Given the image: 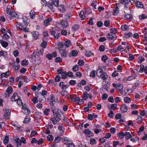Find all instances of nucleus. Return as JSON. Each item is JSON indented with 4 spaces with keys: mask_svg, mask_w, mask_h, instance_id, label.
<instances>
[{
    "mask_svg": "<svg viewBox=\"0 0 147 147\" xmlns=\"http://www.w3.org/2000/svg\"><path fill=\"white\" fill-rule=\"evenodd\" d=\"M98 77L102 78L103 80H106L108 78V75L105 72L101 74L100 76H99Z\"/></svg>",
    "mask_w": 147,
    "mask_h": 147,
    "instance_id": "nucleus-28",
    "label": "nucleus"
},
{
    "mask_svg": "<svg viewBox=\"0 0 147 147\" xmlns=\"http://www.w3.org/2000/svg\"><path fill=\"white\" fill-rule=\"evenodd\" d=\"M133 36V34L132 33L129 32L127 33H126L124 34L125 37L127 38H128L129 37L132 36Z\"/></svg>",
    "mask_w": 147,
    "mask_h": 147,
    "instance_id": "nucleus-51",
    "label": "nucleus"
},
{
    "mask_svg": "<svg viewBox=\"0 0 147 147\" xmlns=\"http://www.w3.org/2000/svg\"><path fill=\"white\" fill-rule=\"evenodd\" d=\"M28 61L26 60H24L21 62L22 65L23 66H26L28 64Z\"/></svg>",
    "mask_w": 147,
    "mask_h": 147,
    "instance_id": "nucleus-58",
    "label": "nucleus"
},
{
    "mask_svg": "<svg viewBox=\"0 0 147 147\" xmlns=\"http://www.w3.org/2000/svg\"><path fill=\"white\" fill-rule=\"evenodd\" d=\"M124 101L126 103H129L131 101L130 98L128 97H126L124 98Z\"/></svg>",
    "mask_w": 147,
    "mask_h": 147,
    "instance_id": "nucleus-56",
    "label": "nucleus"
},
{
    "mask_svg": "<svg viewBox=\"0 0 147 147\" xmlns=\"http://www.w3.org/2000/svg\"><path fill=\"white\" fill-rule=\"evenodd\" d=\"M147 18V16L144 14H142L139 16V19L140 20H144Z\"/></svg>",
    "mask_w": 147,
    "mask_h": 147,
    "instance_id": "nucleus-44",
    "label": "nucleus"
},
{
    "mask_svg": "<svg viewBox=\"0 0 147 147\" xmlns=\"http://www.w3.org/2000/svg\"><path fill=\"white\" fill-rule=\"evenodd\" d=\"M37 132L35 130H32L31 133L30 137L32 138L35 135H37Z\"/></svg>",
    "mask_w": 147,
    "mask_h": 147,
    "instance_id": "nucleus-60",
    "label": "nucleus"
},
{
    "mask_svg": "<svg viewBox=\"0 0 147 147\" xmlns=\"http://www.w3.org/2000/svg\"><path fill=\"white\" fill-rule=\"evenodd\" d=\"M67 147H74V143L71 142H69L67 144Z\"/></svg>",
    "mask_w": 147,
    "mask_h": 147,
    "instance_id": "nucleus-64",
    "label": "nucleus"
},
{
    "mask_svg": "<svg viewBox=\"0 0 147 147\" xmlns=\"http://www.w3.org/2000/svg\"><path fill=\"white\" fill-rule=\"evenodd\" d=\"M79 28V26L78 24L74 25L72 27L71 30L74 32L77 30Z\"/></svg>",
    "mask_w": 147,
    "mask_h": 147,
    "instance_id": "nucleus-45",
    "label": "nucleus"
},
{
    "mask_svg": "<svg viewBox=\"0 0 147 147\" xmlns=\"http://www.w3.org/2000/svg\"><path fill=\"white\" fill-rule=\"evenodd\" d=\"M145 59V58L142 56H140L138 59V63H141Z\"/></svg>",
    "mask_w": 147,
    "mask_h": 147,
    "instance_id": "nucleus-50",
    "label": "nucleus"
},
{
    "mask_svg": "<svg viewBox=\"0 0 147 147\" xmlns=\"http://www.w3.org/2000/svg\"><path fill=\"white\" fill-rule=\"evenodd\" d=\"M69 98L70 100L73 102H76L77 101V99L79 97L77 96L76 94H72L70 95Z\"/></svg>",
    "mask_w": 147,
    "mask_h": 147,
    "instance_id": "nucleus-7",
    "label": "nucleus"
},
{
    "mask_svg": "<svg viewBox=\"0 0 147 147\" xmlns=\"http://www.w3.org/2000/svg\"><path fill=\"white\" fill-rule=\"evenodd\" d=\"M121 29L123 31H127L129 30L128 26L126 24H123L122 25L121 27Z\"/></svg>",
    "mask_w": 147,
    "mask_h": 147,
    "instance_id": "nucleus-17",
    "label": "nucleus"
},
{
    "mask_svg": "<svg viewBox=\"0 0 147 147\" xmlns=\"http://www.w3.org/2000/svg\"><path fill=\"white\" fill-rule=\"evenodd\" d=\"M53 136L52 135H49L47 138V140L50 142L52 141L53 140Z\"/></svg>",
    "mask_w": 147,
    "mask_h": 147,
    "instance_id": "nucleus-52",
    "label": "nucleus"
},
{
    "mask_svg": "<svg viewBox=\"0 0 147 147\" xmlns=\"http://www.w3.org/2000/svg\"><path fill=\"white\" fill-rule=\"evenodd\" d=\"M50 109L48 108H46L43 111V113L46 116H48L49 114V112L50 111Z\"/></svg>",
    "mask_w": 147,
    "mask_h": 147,
    "instance_id": "nucleus-49",
    "label": "nucleus"
},
{
    "mask_svg": "<svg viewBox=\"0 0 147 147\" xmlns=\"http://www.w3.org/2000/svg\"><path fill=\"white\" fill-rule=\"evenodd\" d=\"M9 141V137L8 136H6L5 137L3 140V142L5 144H7Z\"/></svg>",
    "mask_w": 147,
    "mask_h": 147,
    "instance_id": "nucleus-54",
    "label": "nucleus"
},
{
    "mask_svg": "<svg viewBox=\"0 0 147 147\" xmlns=\"http://www.w3.org/2000/svg\"><path fill=\"white\" fill-rule=\"evenodd\" d=\"M20 24L21 27V29L22 31L25 32H28L29 31V28L27 27H24L22 24Z\"/></svg>",
    "mask_w": 147,
    "mask_h": 147,
    "instance_id": "nucleus-36",
    "label": "nucleus"
},
{
    "mask_svg": "<svg viewBox=\"0 0 147 147\" xmlns=\"http://www.w3.org/2000/svg\"><path fill=\"white\" fill-rule=\"evenodd\" d=\"M83 132L86 135L90 134L92 136H94V133L92 132L89 129L84 130Z\"/></svg>",
    "mask_w": 147,
    "mask_h": 147,
    "instance_id": "nucleus-19",
    "label": "nucleus"
},
{
    "mask_svg": "<svg viewBox=\"0 0 147 147\" xmlns=\"http://www.w3.org/2000/svg\"><path fill=\"white\" fill-rule=\"evenodd\" d=\"M71 42L69 40H67L65 43L63 42H60L58 44L59 47V50L60 54L61 55H66L68 54V50L66 49L65 47H68L71 46Z\"/></svg>",
    "mask_w": 147,
    "mask_h": 147,
    "instance_id": "nucleus-1",
    "label": "nucleus"
},
{
    "mask_svg": "<svg viewBox=\"0 0 147 147\" xmlns=\"http://www.w3.org/2000/svg\"><path fill=\"white\" fill-rule=\"evenodd\" d=\"M89 94L86 92H84L82 94V98L84 100H86L88 97Z\"/></svg>",
    "mask_w": 147,
    "mask_h": 147,
    "instance_id": "nucleus-40",
    "label": "nucleus"
},
{
    "mask_svg": "<svg viewBox=\"0 0 147 147\" xmlns=\"http://www.w3.org/2000/svg\"><path fill=\"white\" fill-rule=\"evenodd\" d=\"M117 136L120 139H123L125 136V133L121 132L117 134Z\"/></svg>",
    "mask_w": 147,
    "mask_h": 147,
    "instance_id": "nucleus-38",
    "label": "nucleus"
},
{
    "mask_svg": "<svg viewBox=\"0 0 147 147\" xmlns=\"http://www.w3.org/2000/svg\"><path fill=\"white\" fill-rule=\"evenodd\" d=\"M125 19L127 20H131L132 19V16L131 14H126L125 15Z\"/></svg>",
    "mask_w": 147,
    "mask_h": 147,
    "instance_id": "nucleus-37",
    "label": "nucleus"
},
{
    "mask_svg": "<svg viewBox=\"0 0 147 147\" xmlns=\"http://www.w3.org/2000/svg\"><path fill=\"white\" fill-rule=\"evenodd\" d=\"M32 36L34 40H36L38 38L39 34L38 32L37 31L33 32L32 33Z\"/></svg>",
    "mask_w": 147,
    "mask_h": 147,
    "instance_id": "nucleus-23",
    "label": "nucleus"
},
{
    "mask_svg": "<svg viewBox=\"0 0 147 147\" xmlns=\"http://www.w3.org/2000/svg\"><path fill=\"white\" fill-rule=\"evenodd\" d=\"M58 130L60 131V133L61 134H63L64 132V128L63 127V126L61 124L59 125V126L58 127Z\"/></svg>",
    "mask_w": 147,
    "mask_h": 147,
    "instance_id": "nucleus-27",
    "label": "nucleus"
},
{
    "mask_svg": "<svg viewBox=\"0 0 147 147\" xmlns=\"http://www.w3.org/2000/svg\"><path fill=\"white\" fill-rule=\"evenodd\" d=\"M52 20V19L51 18H47L44 21V25L45 26H47L50 24V23Z\"/></svg>",
    "mask_w": 147,
    "mask_h": 147,
    "instance_id": "nucleus-13",
    "label": "nucleus"
},
{
    "mask_svg": "<svg viewBox=\"0 0 147 147\" xmlns=\"http://www.w3.org/2000/svg\"><path fill=\"white\" fill-rule=\"evenodd\" d=\"M136 77V75H132L129 76L127 79V81H131L133 79H135Z\"/></svg>",
    "mask_w": 147,
    "mask_h": 147,
    "instance_id": "nucleus-39",
    "label": "nucleus"
},
{
    "mask_svg": "<svg viewBox=\"0 0 147 147\" xmlns=\"http://www.w3.org/2000/svg\"><path fill=\"white\" fill-rule=\"evenodd\" d=\"M58 7V9L61 12H64L66 11L65 7L63 5H61Z\"/></svg>",
    "mask_w": 147,
    "mask_h": 147,
    "instance_id": "nucleus-26",
    "label": "nucleus"
},
{
    "mask_svg": "<svg viewBox=\"0 0 147 147\" xmlns=\"http://www.w3.org/2000/svg\"><path fill=\"white\" fill-rule=\"evenodd\" d=\"M86 11H81L79 14V16L81 20H84L86 18L85 14L86 13Z\"/></svg>",
    "mask_w": 147,
    "mask_h": 147,
    "instance_id": "nucleus-12",
    "label": "nucleus"
},
{
    "mask_svg": "<svg viewBox=\"0 0 147 147\" xmlns=\"http://www.w3.org/2000/svg\"><path fill=\"white\" fill-rule=\"evenodd\" d=\"M7 16L11 20L18 19V15L15 11L11 9V7L8 5L6 10Z\"/></svg>",
    "mask_w": 147,
    "mask_h": 147,
    "instance_id": "nucleus-2",
    "label": "nucleus"
},
{
    "mask_svg": "<svg viewBox=\"0 0 147 147\" xmlns=\"http://www.w3.org/2000/svg\"><path fill=\"white\" fill-rule=\"evenodd\" d=\"M10 74L9 71H8L5 73H2L1 75V77L3 78V77L7 78Z\"/></svg>",
    "mask_w": 147,
    "mask_h": 147,
    "instance_id": "nucleus-32",
    "label": "nucleus"
},
{
    "mask_svg": "<svg viewBox=\"0 0 147 147\" xmlns=\"http://www.w3.org/2000/svg\"><path fill=\"white\" fill-rule=\"evenodd\" d=\"M59 120V118H57L56 117H53L52 118L50 119V121L52 122L53 123L54 125H55L58 122Z\"/></svg>",
    "mask_w": 147,
    "mask_h": 147,
    "instance_id": "nucleus-24",
    "label": "nucleus"
},
{
    "mask_svg": "<svg viewBox=\"0 0 147 147\" xmlns=\"http://www.w3.org/2000/svg\"><path fill=\"white\" fill-rule=\"evenodd\" d=\"M120 109L122 113L126 112L127 110V106L125 104L123 105L121 107Z\"/></svg>",
    "mask_w": 147,
    "mask_h": 147,
    "instance_id": "nucleus-22",
    "label": "nucleus"
},
{
    "mask_svg": "<svg viewBox=\"0 0 147 147\" xmlns=\"http://www.w3.org/2000/svg\"><path fill=\"white\" fill-rule=\"evenodd\" d=\"M67 73L65 71H64L61 75V78L63 79H66L67 77Z\"/></svg>",
    "mask_w": 147,
    "mask_h": 147,
    "instance_id": "nucleus-46",
    "label": "nucleus"
},
{
    "mask_svg": "<svg viewBox=\"0 0 147 147\" xmlns=\"http://www.w3.org/2000/svg\"><path fill=\"white\" fill-rule=\"evenodd\" d=\"M61 95L65 98H68L69 95V93L65 90L62 91L61 92Z\"/></svg>",
    "mask_w": 147,
    "mask_h": 147,
    "instance_id": "nucleus-29",
    "label": "nucleus"
},
{
    "mask_svg": "<svg viewBox=\"0 0 147 147\" xmlns=\"http://www.w3.org/2000/svg\"><path fill=\"white\" fill-rule=\"evenodd\" d=\"M12 67L14 69V70L15 71H17L20 68L19 64L16 63H14Z\"/></svg>",
    "mask_w": 147,
    "mask_h": 147,
    "instance_id": "nucleus-18",
    "label": "nucleus"
},
{
    "mask_svg": "<svg viewBox=\"0 0 147 147\" xmlns=\"http://www.w3.org/2000/svg\"><path fill=\"white\" fill-rule=\"evenodd\" d=\"M125 138L127 140H129L132 136H134L133 133L131 132L130 133L129 132H126L125 133Z\"/></svg>",
    "mask_w": 147,
    "mask_h": 147,
    "instance_id": "nucleus-14",
    "label": "nucleus"
},
{
    "mask_svg": "<svg viewBox=\"0 0 147 147\" xmlns=\"http://www.w3.org/2000/svg\"><path fill=\"white\" fill-rule=\"evenodd\" d=\"M20 98L17 92H15L11 98V100L12 101L15 102L16 101Z\"/></svg>",
    "mask_w": 147,
    "mask_h": 147,
    "instance_id": "nucleus-8",
    "label": "nucleus"
},
{
    "mask_svg": "<svg viewBox=\"0 0 147 147\" xmlns=\"http://www.w3.org/2000/svg\"><path fill=\"white\" fill-rule=\"evenodd\" d=\"M117 105V104H112L110 106H108V107L109 110L112 109L115 110L116 109Z\"/></svg>",
    "mask_w": 147,
    "mask_h": 147,
    "instance_id": "nucleus-25",
    "label": "nucleus"
},
{
    "mask_svg": "<svg viewBox=\"0 0 147 147\" xmlns=\"http://www.w3.org/2000/svg\"><path fill=\"white\" fill-rule=\"evenodd\" d=\"M53 4L56 7H58L59 1L58 0H53Z\"/></svg>",
    "mask_w": 147,
    "mask_h": 147,
    "instance_id": "nucleus-61",
    "label": "nucleus"
},
{
    "mask_svg": "<svg viewBox=\"0 0 147 147\" xmlns=\"http://www.w3.org/2000/svg\"><path fill=\"white\" fill-rule=\"evenodd\" d=\"M114 114L113 113V111L111 110L110 111L109 114H108V116L111 118H112L114 116Z\"/></svg>",
    "mask_w": 147,
    "mask_h": 147,
    "instance_id": "nucleus-62",
    "label": "nucleus"
},
{
    "mask_svg": "<svg viewBox=\"0 0 147 147\" xmlns=\"http://www.w3.org/2000/svg\"><path fill=\"white\" fill-rule=\"evenodd\" d=\"M136 6L138 8H143L144 7V5L143 3L139 1H138L135 4Z\"/></svg>",
    "mask_w": 147,
    "mask_h": 147,
    "instance_id": "nucleus-33",
    "label": "nucleus"
},
{
    "mask_svg": "<svg viewBox=\"0 0 147 147\" xmlns=\"http://www.w3.org/2000/svg\"><path fill=\"white\" fill-rule=\"evenodd\" d=\"M119 9L118 7H115L113 10V15L114 16L117 15L119 13Z\"/></svg>",
    "mask_w": 147,
    "mask_h": 147,
    "instance_id": "nucleus-30",
    "label": "nucleus"
},
{
    "mask_svg": "<svg viewBox=\"0 0 147 147\" xmlns=\"http://www.w3.org/2000/svg\"><path fill=\"white\" fill-rule=\"evenodd\" d=\"M59 25H61L63 28H65L68 26V24L67 21H64L63 20H62L59 24Z\"/></svg>",
    "mask_w": 147,
    "mask_h": 147,
    "instance_id": "nucleus-9",
    "label": "nucleus"
},
{
    "mask_svg": "<svg viewBox=\"0 0 147 147\" xmlns=\"http://www.w3.org/2000/svg\"><path fill=\"white\" fill-rule=\"evenodd\" d=\"M22 112L25 114H30L31 113L30 110L28 107L25 105L22 106Z\"/></svg>",
    "mask_w": 147,
    "mask_h": 147,
    "instance_id": "nucleus-10",
    "label": "nucleus"
},
{
    "mask_svg": "<svg viewBox=\"0 0 147 147\" xmlns=\"http://www.w3.org/2000/svg\"><path fill=\"white\" fill-rule=\"evenodd\" d=\"M117 36L115 33L113 34V35L111 34H108L107 36V37L111 40H114L116 39Z\"/></svg>",
    "mask_w": 147,
    "mask_h": 147,
    "instance_id": "nucleus-16",
    "label": "nucleus"
},
{
    "mask_svg": "<svg viewBox=\"0 0 147 147\" xmlns=\"http://www.w3.org/2000/svg\"><path fill=\"white\" fill-rule=\"evenodd\" d=\"M2 46L6 48L8 45V43L6 42L1 41V42Z\"/></svg>",
    "mask_w": 147,
    "mask_h": 147,
    "instance_id": "nucleus-55",
    "label": "nucleus"
},
{
    "mask_svg": "<svg viewBox=\"0 0 147 147\" xmlns=\"http://www.w3.org/2000/svg\"><path fill=\"white\" fill-rule=\"evenodd\" d=\"M108 97V95L107 94L105 93L102 95V98L103 100H105Z\"/></svg>",
    "mask_w": 147,
    "mask_h": 147,
    "instance_id": "nucleus-63",
    "label": "nucleus"
},
{
    "mask_svg": "<svg viewBox=\"0 0 147 147\" xmlns=\"http://www.w3.org/2000/svg\"><path fill=\"white\" fill-rule=\"evenodd\" d=\"M112 86L113 87L117 89L119 91L120 93H121L122 92L123 89V86L122 84L118 83L117 84H116L114 83H113L112 84Z\"/></svg>",
    "mask_w": 147,
    "mask_h": 147,
    "instance_id": "nucleus-4",
    "label": "nucleus"
},
{
    "mask_svg": "<svg viewBox=\"0 0 147 147\" xmlns=\"http://www.w3.org/2000/svg\"><path fill=\"white\" fill-rule=\"evenodd\" d=\"M54 117L57 118H59L60 120H64V115L62 113L61 111L59 109H57V111L53 114Z\"/></svg>",
    "mask_w": 147,
    "mask_h": 147,
    "instance_id": "nucleus-3",
    "label": "nucleus"
},
{
    "mask_svg": "<svg viewBox=\"0 0 147 147\" xmlns=\"http://www.w3.org/2000/svg\"><path fill=\"white\" fill-rule=\"evenodd\" d=\"M25 18L24 17L22 18V19H23V22L24 23L25 25L26 26H27L29 24L30 21L29 20L27 19L26 17H25Z\"/></svg>",
    "mask_w": 147,
    "mask_h": 147,
    "instance_id": "nucleus-43",
    "label": "nucleus"
},
{
    "mask_svg": "<svg viewBox=\"0 0 147 147\" xmlns=\"http://www.w3.org/2000/svg\"><path fill=\"white\" fill-rule=\"evenodd\" d=\"M101 60L104 63H105L108 60V57L107 56H102L101 57Z\"/></svg>",
    "mask_w": 147,
    "mask_h": 147,
    "instance_id": "nucleus-59",
    "label": "nucleus"
},
{
    "mask_svg": "<svg viewBox=\"0 0 147 147\" xmlns=\"http://www.w3.org/2000/svg\"><path fill=\"white\" fill-rule=\"evenodd\" d=\"M15 141L16 143L17 144V146L20 147L21 146V140L19 138H16L15 139Z\"/></svg>",
    "mask_w": 147,
    "mask_h": 147,
    "instance_id": "nucleus-41",
    "label": "nucleus"
},
{
    "mask_svg": "<svg viewBox=\"0 0 147 147\" xmlns=\"http://www.w3.org/2000/svg\"><path fill=\"white\" fill-rule=\"evenodd\" d=\"M140 67V69L139 71V72L142 73L144 71L145 74H147V66H146L145 67L143 65H141Z\"/></svg>",
    "mask_w": 147,
    "mask_h": 147,
    "instance_id": "nucleus-11",
    "label": "nucleus"
},
{
    "mask_svg": "<svg viewBox=\"0 0 147 147\" xmlns=\"http://www.w3.org/2000/svg\"><path fill=\"white\" fill-rule=\"evenodd\" d=\"M11 110L9 109H7L5 110L4 112V117L5 119H8L10 116Z\"/></svg>",
    "mask_w": 147,
    "mask_h": 147,
    "instance_id": "nucleus-6",
    "label": "nucleus"
},
{
    "mask_svg": "<svg viewBox=\"0 0 147 147\" xmlns=\"http://www.w3.org/2000/svg\"><path fill=\"white\" fill-rule=\"evenodd\" d=\"M30 18L32 19H33L35 17V12L33 10H31L29 13Z\"/></svg>",
    "mask_w": 147,
    "mask_h": 147,
    "instance_id": "nucleus-35",
    "label": "nucleus"
},
{
    "mask_svg": "<svg viewBox=\"0 0 147 147\" xmlns=\"http://www.w3.org/2000/svg\"><path fill=\"white\" fill-rule=\"evenodd\" d=\"M84 101L82 99H81L78 97L77 101L76 102L77 104L79 105H81L84 103Z\"/></svg>",
    "mask_w": 147,
    "mask_h": 147,
    "instance_id": "nucleus-57",
    "label": "nucleus"
},
{
    "mask_svg": "<svg viewBox=\"0 0 147 147\" xmlns=\"http://www.w3.org/2000/svg\"><path fill=\"white\" fill-rule=\"evenodd\" d=\"M79 69V65H76L73 66L72 68V70L76 72L78 71Z\"/></svg>",
    "mask_w": 147,
    "mask_h": 147,
    "instance_id": "nucleus-47",
    "label": "nucleus"
},
{
    "mask_svg": "<svg viewBox=\"0 0 147 147\" xmlns=\"http://www.w3.org/2000/svg\"><path fill=\"white\" fill-rule=\"evenodd\" d=\"M37 98L39 99V102H44L45 98L43 95L39 94L37 96Z\"/></svg>",
    "mask_w": 147,
    "mask_h": 147,
    "instance_id": "nucleus-20",
    "label": "nucleus"
},
{
    "mask_svg": "<svg viewBox=\"0 0 147 147\" xmlns=\"http://www.w3.org/2000/svg\"><path fill=\"white\" fill-rule=\"evenodd\" d=\"M71 16L72 14L70 12H67L65 14V18L66 20H68L70 19Z\"/></svg>",
    "mask_w": 147,
    "mask_h": 147,
    "instance_id": "nucleus-31",
    "label": "nucleus"
},
{
    "mask_svg": "<svg viewBox=\"0 0 147 147\" xmlns=\"http://www.w3.org/2000/svg\"><path fill=\"white\" fill-rule=\"evenodd\" d=\"M30 117L29 115H27L25 118L24 123H28L30 121Z\"/></svg>",
    "mask_w": 147,
    "mask_h": 147,
    "instance_id": "nucleus-34",
    "label": "nucleus"
},
{
    "mask_svg": "<svg viewBox=\"0 0 147 147\" xmlns=\"http://www.w3.org/2000/svg\"><path fill=\"white\" fill-rule=\"evenodd\" d=\"M13 89L11 86L9 87L6 90V91L5 94L4 96L5 97H9L12 92Z\"/></svg>",
    "mask_w": 147,
    "mask_h": 147,
    "instance_id": "nucleus-5",
    "label": "nucleus"
},
{
    "mask_svg": "<svg viewBox=\"0 0 147 147\" xmlns=\"http://www.w3.org/2000/svg\"><path fill=\"white\" fill-rule=\"evenodd\" d=\"M124 12L125 13H128V11H130V9L128 5V4L125 5L124 6Z\"/></svg>",
    "mask_w": 147,
    "mask_h": 147,
    "instance_id": "nucleus-48",
    "label": "nucleus"
},
{
    "mask_svg": "<svg viewBox=\"0 0 147 147\" xmlns=\"http://www.w3.org/2000/svg\"><path fill=\"white\" fill-rule=\"evenodd\" d=\"M96 141L94 138H92L90 139V144H91L94 145L96 144Z\"/></svg>",
    "mask_w": 147,
    "mask_h": 147,
    "instance_id": "nucleus-53",
    "label": "nucleus"
},
{
    "mask_svg": "<svg viewBox=\"0 0 147 147\" xmlns=\"http://www.w3.org/2000/svg\"><path fill=\"white\" fill-rule=\"evenodd\" d=\"M104 72L103 71V70L102 69L101 67H100V66H99L98 69L97 70L96 75L98 77L100 76L101 75L103 74Z\"/></svg>",
    "mask_w": 147,
    "mask_h": 147,
    "instance_id": "nucleus-21",
    "label": "nucleus"
},
{
    "mask_svg": "<svg viewBox=\"0 0 147 147\" xmlns=\"http://www.w3.org/2000/svg\"><path fill=\"white\" fill-rule=\"evenodd\" d=\"M50 105H54L55 102V96L53 94H51L50 95Z\"/></svg>",
    "mask_w": 147,
    "mask_h": 147,
    "instance_id": "nucleus-15",
    "label": "nucleus"
},
{
    "mask_svg": "<svg viewBox=\"0 0 147 147\" xmlns=\"http://www.w3.org/2000/svg\"><path fill=\"white\" fill-rule=\"evenodd\" d=\"M143 120L142 117L141 116H139L137 119L136 122L137 123L139 124L142 122Z\"/></svg>",
    "mask_w": 147,
    "mask_h": 147,
    "instance_id": "nucleus-42",
    "label": "nucleus"
}]
</instances>
